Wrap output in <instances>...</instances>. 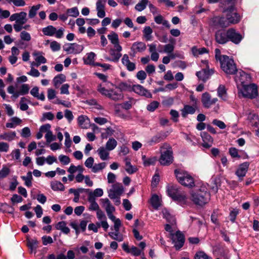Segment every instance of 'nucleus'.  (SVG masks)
I'll return each mask as SVG.
<instances>
[{
    "label": "nucleus",
    "instance_id": "20",
    "mask_svg": "<svg viewBox=\"0 0 259 259\" xmlns=\"http://www.w3.org/2000/svg\"><path fill=\"white\" fill-rule=\"evenodd\" d=\"M121 62L128 71H133L136 69V64L130 60L128 55H123L121 59Z\"/></svg>",
    "mask_w": 259,
    "mask_h": 259
},
{
    "label": "nucleus",
    "instance_id": "54",
    "mask_svg": "<svg viewBox=\"0 0 259 259\" xmlns=\"http://www.w3.org/2000/svg\"><path fill=\"white\" fill-rule=\"evenodd\" d=\"M114 131L110 127L105 129V132L101 134V138L102 139H107L108 137L112 136Z\"/></svg>",
    "mask_w": 259,
    "mask_h": 259
},
{
    "label": "nucleus",
    "instance_id": "12",
    "mask_svg": "<svg viewBox=\"0 0 259 259\" xmlns=\"http://www.w3.org/2000/svg\"><path fill=\"white\" fill-rule=\"evenodd\" d=\"M146 49V44L142 41H136L134 42L131 48L130 56L134 57L136 54L138 53H142Z\"/></svg>",
    "mask_w": 259,
    "mask_h": 259
},
{
    "label": "nucleus",
    "instance_id": "15",
    "mask_svg": "<svg viewBox=\"0 0 259 259\" xmlns=\"http://www.w3.org/2000/svg\"><path fill=\"white\" fill-rule=\"evenodd\" d=\"M10 20L11 21H15V22L20 24H24L27 21V13L25 12H21L13 14L10 16Z\"/></svg>",
    "mask_w": 259,
    "mask_h": 259
},
{
    "label": "nucleus",
    "instance_id": "19",
    "mask_svg": "<svg viewBox=\"0 0 259 259\" xmlns=\"http://www.w3.org/2000/svg\"><path fill=\"white\" fill-rule=\"evenodd\" d=\"M110 42L114 45V48L117 52L122 51V47L119 44V39L118 35L114 32H112L107 36Z\"/></svg>",
    "mask_w": 259,
    "mask_h": 259
},
{
    "label": "nucleus",
    "instance_id": "60",
    "mask_svg": "<svg viewBox=\"0 0 259 259\" xmlns=\"http://www.w3.org/2000/svg\"><path fill=\"white\" fill-rule=\"evenodd\" d=\"M195 259H211L205 252L199 251L196 253Z\"/></svg>",
    "mask_w": 259,
    "mask_h": 259
},
{
    "label": "nucleus",
    "instance_id": "45",
    "mask_svg": "<svg viewBox=\"0 0 259 259\" xmlns=\"http://www.w3.org/2000/svg\"><path fill=\"white\" fill-rule=\"evenodd\" d=\"M117 141L113 138H110L106 144V149L108 151L113 150L117 146Z\"/></svg>",
    "mask_w": 259,
    "mask_h": 259
},
{
    "label": "nucleus",
    "instance_id": "18",
    "mask_svg": "<svg viewBox=\"0 0 259 259\" xmlns=\"http://www.w3.org/2000/svg\"><path fill=\"white\" fill-rule=\"evenodd\" d=\"M107 0H97L96 2V10L97 16L100 18H104L106 15L105 4Z\"/></svg>",
    "mask_w": 259,
    "mask_h": 259
},
{
    "label": "nucleus",
    "instance_id": "46",
    "mask_svg": "<svg viewBox=\"0 0 259 259\" xmlns=\"http://www.w3.org/2000/svg\"><path fill=\"white\" fill-rule=\"evenodd\" d=\"M41 5L37 4L31 7L28 13L29 18H33L36 16L37 11L41 7Z\"/></svg>",
    "mask_w": 259,
    "mask_h": 259
},
{
    "label": "nucleus",
    "instance_id": "48",
    "mask_svg": "<svg viewBox=\"0 0 259 259\" xmlns=\"http://www.w3.org/2000/svg\"><path fill=\"white\" fill-rule=\"evenodd\" d=\"M151 204L155 208L157 209L160 205V200L157 195H153L151 199Z\"/></svg>",
    "mask_w": 259,
    "mask_h": 259
},
{
    "label": "nucleus",
    "instance_id": "63",
    "mask_svg": "<svg viewBox=\"0 0 259 259\" xmlns=\"http://www.w3.org/2000/svg\"><path fill=\"white\" fill-rule=\"evenodd\" d=\"M174 50V46L172 44H167L163 46V52L169 54L172 53Z\"/></svg>",
    "mask_w": 259,
    "mask_h": 259
},
{
    "label": "nucleus",
    "instance_id": "25",
    "mask_svg": "<svg viewBox=\"0 0 259 259\" xmlns=\"http://www.w3.org/2000/svg\"><path fill=\"white\" fill-rule=\"evenodd\" d=\"M197 106L185 105L184 108L182 110V115L183 117H186L188 114H194L196 111Z\"/></svg>",
    "mask_w": 259,
    "mask_h": 259
},
{
    "label": "nucleus",
    "instance_id": "64",
    "mask_svg": "<svg viewBox=\"0 0 259 259\" xmlns=\"http://www.w3.org/2000/svg\"><path fill=\"white\" fill-rule=\"evenodd\" d=\"M186 197L183 193H180L179 192L174 196L172 199L179 201H183L186 200Z\"/></svg>",
    "mask_w": 259,
    "mask_h": 259
},
{
    "label": "nucleus",
    "instance_id": "38",
    "mask_svg": "<svg viewBox=\"0 0 259 259\" xmlns=\"http://www.w3.org/2000/svg\"><path fill=\"white\" fill-rule=\"evenodd\" d=\"M51 187L54 191H64L65 187L59 181H55L51 183Z\"/></svg>",
    "mask_w": 259,
    "mask_h": 259
},
{
    "label": "nucleus",
    "instance_id": "37",
    "mask_svg": "<svg viewBox=\"0 0 259 259\" xmlns=\"http://www.w3.org/2000/svg\"><path fill=\"white\" fill-rule=\"evenodd\" d=\"M89 121V118L85 116L81 115L78 117V124L82 128H87L88 127Z\"/></svg>",
    "mask_w": 259,
    "mask_h": 259
},
{
    "label": "nucleus",
    "instance_id": "50",
    "mask_svg": "<svg viewBox=\"0 0 259 259\" xmlns=\"http://www.w3.org/2000/svg\"><path fill=\"white\" fill-rule=\"evenodd\" d=\"M144 36L146 40H151L152 39V33L153 30L150 26H146L143 30Z\"/></svg>",
    "mask_w": 259,
    "mask_h": 259
},
{
    "label": "nucleus",
    "instance_id": "31",
    "mask_svg": "<svg viewBox=\"0 0 259 259\" xmlns=\"http://www.w3.org/2000/svg\"><path fill=\"white\" fill-rule=\"evenodd\" d=\"M162 213L163 214V217L165 218L166 221L171 225H175L176 224V219L175 217L171 215L167 209H163Z\"/></svg>",
    "mask_w": 259,
    "mask_h": 259
},
{
    "label": "nucleus",
    "instance_id": "41",
    "mask_svg": "<svg viewBox=\"0 0 259 259\" xmlns=\"http://www.w3.org/2000/svg\"><path fill=\"white\" fill-rule=\"evenodd\" d=\"M110 54L111 56V60H112V62H118L120 58L121 57L120 52H117L115 48L111 49L110 50Z\"/></svg>",
    "mask_w": 259,
    "mask_h": 259
},
{
    "label": "nucleus",
    "instance_id": "21",
    "mask_svg": "<svg viewBox=\"0 0 259 259\" xmlns=\"http://www.w3.org/2000/svg\"><path fill=\"white\" fill-rule=\"evenodd\" d=\"M213 72V71L211 69L203 68L201 71L197 72L196 74L199 79L205 81Z\"/></svg>",
    "mask_w": 259,
    "mask_h": 259
},
{
    "label": "nucleus",
    "instance_id": "59",
    "mask_svg": "<svg viewBox=\"0 0 259 259\" xmlns=\"http://www.w3.org/2000/svg\"><path fill=\"white\" fill-rule=\"evenodd\" d=\"M59 160L64 165H67L70 162V158L66 155H60L59 156Z\"/></svg>",
    "mask_w": 259,
    "mask_h": 259
},
{
    "label": "nucleus",
    "instance_id": "32",
    "mask_svg": "<svg viewBox=\"0 0 259 259\" xmlns=\"http://www.w3.org/2000/svg\"><path fill=\"white\" fill-rule=\"evenodd\" d=\"M16 137L15 132L4 133L0 135V139L8 141H11L15 139Z\"/></svg>",
    "mask_w": 259,
    "mask_h": 259
},
{
    "label": "nucleus",
    "instance_id": "13",
    "mask_svg": "<svg viewBox=\"0 0 259 259\" xmlns=\"http://www.w3.org/2000/svg\"><path fill=\"white\" fill-rule=\"evenodd\" d=\"M102 207L105 209L109 219H114L113 213L115 211V208L112 205L108 198L100 199Z\"/></svg>",
    "mask_w": 259,
    "mask_h": 259
},
{
    "label": "nucleus",
    "instance_id": "7",
    "mask_svg": "<svg viewBox=\"0 0 259 259\" xmlns=\"http://www.w3.org/2000/svg\"><path fill=\"white\" fill-rule=\"evenodd\" d=\"M238 94H241L245 98H254L257 96V86L254 84L243 85Z\"/></svg>",
    "mask_w": 259,
    "mask_h": 259
},
{
    "label": "nucleus",
    "instance_id": "9",
    "mask_svg": "<svg viewBox=\"0 0 259 259\" xmlns=\"http://www.w3.org/2000/svg\"><path fill=\"white\" fill-rule=\"evenodd\" d=\"M228 29H220L215 33V40L219 44L224 45L229 41Z\"/></svg>",
    "mask_w": 259,
    "mask_h": 259
},
{
    "label": "nucleus",
    "instance_id": "56",
    "mask_svg": "<svg viewBox=\"0 0 259 259\" xmlns=\"http://www.w3.org/2000/svg\"><path fill=\"white\" fill-rule=\"evenodd\" d=\"M114 223V230L117 232H119L120 227L121 223V221L119 219H116L114 215V219H110Z\"/></svg>",
    "mask_w": 259,
    "mask_h": 259
},
{
    "label": "nucleus",
    "instance_id": "1",
    "mask_svg": "<svg viewBox=\"0 0 259 259\" xmlns=\"http://www.w3.org/2000/svg\"><path fill=\"white\" fill-rule=\"evenodd\" d=\"M223 8V13L226 15L223 16H215L211 19L212 25L216 27L225 28L231 24L238 23L241 16L237 12L234 6V0H223L222 3Z\"/></svg>",
    "mask_w": 259,
    "mask_h": 259
},
{
    "label": "nucleus",
    "instance_id": "44",
    "mask_svg": "<svg viewBox=\"0 0 259 259\" xmlns=\"http://www.w3.org/2000/svg\"><path fill=\"white\" fill-rule=\"evenodd\" d=\"M248 119L251 125L257 126L259 124V117L255 114L250 113L248 116Z\"/></svg>",
    "mask_w": 259,
    "mask_h": 259
},
{
    "label": "nucleus",
    "instance_id": "61",
    "mask_svg": "<svg viewBox=\"0 0 259 259\" xmlns=\"http://www.w3.org/2000/svg\"><path fill=\"white\" fill-rule=\"evenodd\" d=\"M10 169L6 167H3L0 170V179H4L7 177L10 174Z\"/></svg>",
    "mask_w": 259,
    "mask_h": 259
},
{
    "label": "nucleus",
    "instance_id": "6",
    "mask_svg": "<svg viewBox=\"0 0 259 259\" xmlns=\"http://www.w3.org/2000/svg\"><path fill=\"white\" fill-rule=\"evenodd\" d=\"M98 91L102 95L113 101H118L122 99L123 96L121 93H119L114 90H108L102 84H99L97 88Z\"/></svg>",
    "mask_w": 259,
    "mask_h": 259
},
{
    "label": "nucleus",
    "instance_id": "29",
    "mask_svg": "<svg viewBox=\"0 0 259 259\" xmlns=\"http://www.w3.org/2000/svg\"><path fill=\"white\" fill-rule=\"evenodd\" d=\"M154 21L157 24H162L164 26L167 28H169L170 25L168 21L164 19L163 17L161 15H158L154 17Z\"/></svg>",
    "mask_w": 259,
    "mask_h": 259
},
{
    "label": "nucleus",
    "instance_id": "23",
    "mask_svg": "<svg viewBox=\"0 0 259 259\" xmlns=\"http://www.w3.org/2000/svg\"><path fill=\"white\" fill-rule=\"evenodd\" d=\"M133 88V85L131 84V81H122L119 82L116 87V88L120 90L121 92H132Z\"/></svg>",
    "mask_w": 259,
    "mask_h": 259
},
{
    "label": "nucleus",
    "instance_id": "5",
    "mask_svg": "<svg viewBox=\"0 0 259 259\" xmlns=\"http://www.w3.org/2000/svg\"><path fill=\"white\" fill-rule=\"evenodd\" d=\"M161 155L159 159L162 165H168L173 161L172 151L171 147L165 143L160 147Z\"/></svg>",
    "mask_w": 259,
    "mask_h": 259
},
{
    "label": "nucleus",
    "instance_id": "17",
    "mask_svg": "<svg viewBox=\"0 0 259 259\" xmlns=\"http://www.w3.org/2000/svg\"><path fill=\"white\" fill-rule=\"evenodd\" d=\"M132 91L140 96H144L148 98H152L151 93L140 84L133 85Z\"/></svg>",
    "mask_w": 259,
    "mask_h": 259
},
{
    "label": "nucleus",
    "instance_id": "58",
    "mask_svg": "<svg viewBox=\"0 0 259 259\" xmlns=\"http://www.w3.org/2000/svg\"><path fill=\"white\" fill-rule=\"evenodd\" d=\"M203 142H209L210 143H213V138L207 133L203 132L201 134Z\"/></svg>",
    "mask_w": 259,
    "mask_h": 259
},
{
    "label": "nucleus",
    "instance_id": "4",
    "mask_svg": "<svg viewBox=\"0 0 259 259\" xmlns=\"http://www.w3.org/2000/svg\"><path fill=\"white\" fill-rule=\"evenodd\" d=\"M221 69L227 74H235L237 69L234 60L228 56L223 55L219 58Z\"/></svg>",
    "mask_w": 259,
    "mask_h": 259
},
{
    "label": "nucleus",
    "instance_id": "51",
    "mask_svg": "<svg viewBox=\"0 0 259 259\" xmlns=\"http://www.w3.org/2000/svg\"><path fill=\"white\" fill-rule=\"evenodd\" d=\"M192 52L194 56H198L199 55L207 53V50L205 48L198 49L196 47H193L192 49Z\"/></svg>",
    "mask_w": 259,
    "mask_h": 259
},
{
    "label": "nucleus",
    "instance_id": "39",
    "mask_svg": "<svg viewBox=\"0 0 259 259\" xmlns=\"http://www.w3.org/2000/svg\"><path fill=\"white\" fill-rule=\"evenodd\" d=\"M108 235L111 237V239L114 240H116L118 242H121L123 240L124 237L122 234L119 233V232H111L108 233Z\"/></svg>",
    "mask_w": 259,
    "mask_h": 259
},
{
    "label": "nucleus",
    "instance_id": "62",
    "mask_svg": "<svg viewBox=\"0 0 259 259\" xmlns=\"http://www.w3.org/2000/svg\"><path fill=\"white\" fill-rule=\"evenodd\" d=\"M20 38L22 40L28 41L31 40V37L28 32L23 31L20 33Z\"/></svg>",
    "mask_w": 259,
    "mask_h": 259
},
{
    "label": "nucleus",
    "instance_id": "3",
    "mask_svg": "<svg viewBox=\"0 0 259 259\" xmlns=\"http://www.w3.org/2000/svg\"><path fill=\"white\" fill-rule=\"evenodd\" d=\"M175 174L178 181L181 185L189 188L195 186L194 179L188 172L181 169H176Z\"/></svg>",
    "mask_w": 259,
    "mask_h": 259
},
{
    "label": "nucleus",
    "instance_id": "24",
    "mask_svg": "<svg viewBox=\"0 0 259 259\" xmlns=\"http://www.w3.org/2000/svg\"><path fill=\"white\" fill-rule=\"evenodd\" d=\"M248 167V165L247 163H244L239 165L235 174L239 178L240 180H242L245 176Z\"/></svg>",
    "mask_w": 259,
    "mask_h": 259
},
{
    "label": "nucleus",
    "instance_id": "35",
    "mask_svg": "<svg viewBox=\"0 0 259 259\" xmlns=\"http://www.w3.org/2000/svg\"><path fill=\"white\" fill-rule=\"evenodd\" d=\"M107 151L106 148L104 147H101L98 149V154L102 160H105L109 158V153Z\"/></svg>",
    "mask_w": 259,
    "mask_h": 259
},
{
    "label": "nucleus",
    "instance_id": "11",
    "mask_svg": "<svg viewBox=\"0 0 259 259\" xmlns=\"http://www.w3.org/2000/svg\"><path fill=\"white\" fill-rule=\"evenodd\" d=\"M123 192V188L121 184L116 183L112 185V188L109 191V197L111 199L119 198Z\"/></svg>",
    "mask_w": 259,
    "mask_h": 259
},
{
    "label": "nucleus",
    "instance_id": "14",
    "mask_svg": "<svg viewBox=\"0 0 259 259\" xmlns=\"http://www.w3.org/2000/svg\"><path fill=\"white\" fill-rule=\"evenodd\" d=\"M218 100L217 98H211L210 95L207 92L202 95L201 102L205 108H210L212 105L215 104Z\"/></svg>",
    "mask_w": 259,
    "mask_h": 259
},
{
    "label": "nucleus",
    "instance_id": "16",
    "mask_svg": "<svg viewBox=\"0 0 259 259\" xmlns=\"http://www.w3.org/2000/svg\"><path fill=\"white\" fill-rule=\"evenodd\" d=\"M228 33L229 41L235 44H238L243 38L242 36L233 28L228 29Z\"/></svg>",
    "mask_w": 259,
    "mask_h": 259
},
{
    "label": "nucleus",
    "instance_id": "28",
    "mask_svg": "<svg viewBox=\"0 0 259 259\" xmlns=\"http://www.w3.org/2000/svg\"><path fill=\"white\" fill-rule=\"evenodd\" d=\"M88 201L90 203L89 209L91 210H96V211L100 209L98 204L96 202L95 198L93 197L92 194H89Z\"/></svg>",
    "mask_w": 259,
    "mask_h": 259
},
{
    "label": "nucleus",
    "instance_id": "33",
    "mask_svg": "<svg viewBox=\"0 0 259 259\" xmlns=\"http://www.w3.org/2000/svg\"><path fill=\"white\" fill-rule=\"evenodd\" d=\"M39 89L37 87L33 88L30 91V94L34 97L37 98L38 100L44 101L45 99V96L43 93L40 94L38 93Z\"/></svg>",
    "mask_w": 259,
    "mask_h": 259
},
{
    "label": "nucleus",
    "instance_id": "22",
    "mask_svg": "<svg viewBox=\"0 0 259 259\" xmlns=\"http://www.w3.org/2000/svg\"><path fill=\"white\" fill-rule=\"evenodd\" d=\"M166 137V135L163 132H160L153 136L148 141L150 145H153L160 143Z\"/></svg>",
    "mask_w": 259,
    "mask_h": 259
},
{
    "label": "nucleus",
    "instance_id": "2",
    "mask_svg": "<svg viewBox=\"0 0 259 259\" xmlns=\"http://www.w3.org/2000/svg\"><path fill=\"white\" fill-rule=\"evenodd\" d=\"M191 199L196 204L203 205L207 203L210 199V194L205 186L200 188L191 193Z\"/></svg>",
    "mask_w": 259,
    "mask_h": 259
},
{
    "label": "nucleus",
    "instance_id": "55",
    "mask_svg": "<svg viewBox=\"0 0 259 259\" xmlns=\"http://www.w3.org/2000/svg\"><path fill=\"white\" fill-rule=\"evenodd\" d=\"M9 3H12L16 7H23L25 6L26 3L24 0H6Z\"/></svg>",
    "mask_w": 259,
    "mask_h": 259
},
{
    "label": "nucleus",
    "instance_id": "26",
    "mask_svg": "<svg viewBox=\"0 0 259 259\" xmlns=\"http://www.w3.org/2000/svg\"><path fill=\"white\" fill-rule=\"evenodd\" d=\"M96 54L94 52H90L87 54L86 56L83 58V62L85 64L95 66V58Z\"/></svg>",
    "mask_w": 259,
    "mask_h": 259
},
{
    "label": "nucleus",
    "instance_id": "27",
    "mask_svg": "<svg viewBox=\"0 0 259 259\" xmlns=\"http://www.w3.org/2000/svg\"><path fill=\"white\" fill-rule=\"evenodd\" d=\"M42 52L36 51L33 53L32 55L35 57V61L37 62V65L47 63V59L42 56Z\"/></svg>",
    "mask_w": 259,
    "mask_h": 259
},
{
    "label": "nucleus",
    "instance_id": "34",
    "mask_svg": "<svg viewBox=\"0 0 259 259\" xmlns=\"http://www.w3.org/2000/svg\"><path fill=\"white\" fill-rule=\"evenodd\" d=\"M57 230H61L64 234H67L70 232L69 228L67 227L66 223L64 221H61L58 223L56 226Z\"/></svg>",
    "mask_w": 259,
    "mask_h": 259
},
{
    "label": "nucleus",
    "instance_id": "8",
    "mask_svg": "<svg viewBox=\"0 0 259 259\" xmlns=\"http://www.w3.org/2000/svg\"><path fill=\"white\" fill-rule=\"evenodd\" d=\"M170 238L177 249H180L184 245L185 237L180 231H177L175 233H171Z\"/></svg>",
    "mask_w": 259,
    "mask_h": 259
},
{
    "label": "nucleus",
    "instance_id": "10",
    "mask_svg": "<svg viewBox=\"0 0 259 259\" xmlns=\"http://www.w3.org/2000/svg\"><path fill=\"white\" fill-rule=\"evenodd\" d=\"M83 46L76 43L68 44L63 47L64 50L68 54H77L83 50Z\"/></svg>",
    "mask_w": 259,
    "mask_h": 259
},
{
    "label": "nucleus",
    "instance_id": "43",
    "mask_svg": "<svg viewBox=\"0 0 259 259\" xmlns=\"http://www.w3.org/2000/svg\"><path fill=\"white\" fill-rule=\"evenodd\" d=\"M218 95L223 100L226 101L227 99V95L226 88L224 85H220L217 90Z\"/></svg>",
    "mask_w": 259,
    "mask_h": 259
},
{
    "label": "nucleus",
    "instance_id": "40",
    "mask_svg": "<svg viewBox=\"0 0 259 259\" xmlns=\"http://www.w3.org/2000/svg\"><path fill=\"white\" fill-rule=\"evenodd\" d=\"M126 171L129 174H133L136 172L138 170V168L135 166H133L130 161L127 159H125V168Z\"/></svg>",
    "mask_w": 259,
    "mask_h": 259
},
{
    "label": "nucleus",
    "instance_id": "53",
    "mask_svg": "<svg viewBox=\"0 0 259 259\" xmlns=\"http://www.w3.org/2000/svg\"><path fill=\"white\" fill-rule=\"evenodd\" d=\"M66 12L69 16L72 17H77L79 14V12L77 7H73L72 8L68 9L66 10Z\"/></svg>",
    "mask_w": 259,
    "mask_h": 259
},
{
    "label": "nucleus",
    "instance_id": "52",
    "mask_svg": "<svg viewBox=\"0 0 259 259\" xmlns=\"http://www.w3.org/2000/svg\"><path fill=\"white\" fill-rule=\"evenodd\" d=\"M106 166V163L105 162H101L98 164H95L93 165L92 168L91 169L92 171L94 173H97L100 170L104 169Z\"/></svg>",
    "mask_w": 259,
    "mask_h": 259
},
{
    "label": "nucleus",
    "instance_id": "49",
    "mask_svg": "<svg viewBox=\"0 0 259 259\" xmlns=\"http://www.w3.org/2000/svg\"><path fill=\"white\" fill-rule=\"evenodd\" d=\"M148 0H141L135 6V8L137 11L139 12L142 11L146 8V6L148 5Z\"/></svg>",
    "mask_w": 259,
    "mask_h": 259
},
{
    "label": "nucleus",
    "instance_id": "30",
    "mask_svg": "<svg viewBox=\"0 0 259 259\" xmlns=\"http://www.w3.org/2000/svg\"><path fill=\"white\" fill-rule=\"evenodd\" d=\"M142 159L143 160V164L145 166H150L151 165L155 164L157 161V158L155 156L147 157L146 155H142Z\"/></svg>",
    "mask_w": 259,
    "mask_h": 259
},
{
    "label": "nucleus",
    "instance_id": "47",
    "mask_svg": "<svg viewBox=\"0 0 259 259\" xmlns=\"http://www.w3.org/2000/svg\"><path fill=\"white\" fill-rule=\"evenodd\" d=\"M22 179L24 181L25 185L28 187H30L32 186V172L31 171H29L27 173L26 176H22Z\"/></svg>",
    "mask_w": 259,
    "mask_h": 259
},
{
    "label": "nucleus",
    "instance_id": "57",
    "mask_svg": "<svg viewBox=\"0 0 259 259\" xmlns=\"http://www.w3.org/2000/svg\"><path fill=\"white\" fill-rule=\"evenodd\" d=\"M159 103L157 101H152L147 106V109L151 112L154 111L159 106Z\"/></svg>",
    "mask_w": 259,
    "mask_h": 259
},
{
    "label": "nucleus",
    "instance_id": "36",
    "mask_svg": "<svg viewBox=\"0 0 259 259\" xmlns=\"http://www.w3.org/2000/svg\"><path fill=\"white\" fill-rule=\"evenodd\" d=\"M65 76L62 74L57 75L53 79L54 85L56 88H58L61 84L65 81Z\"/></svg>",
    "mask_w": 259,
    "mask_h": 259
},
{
    "label": "nucleus",
    "instance_id": "42",
    "mask_svg": "<svg viewBox=\"0 0 259 259\" xmlns=\"http://www.w3.org/2000/svg\"><path fill=\"white\" fill-rule=\"evenodd\" d=\"M42 31L45 35L53 36L56 32V28L52 25H49L46 27L43 28Z\"/></svg>",
    "mask_w": 259,
    "mask_h": 259
}]
</instances>
